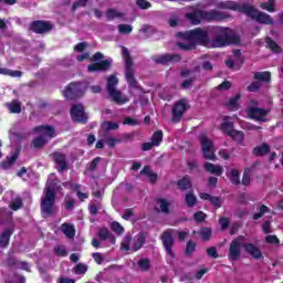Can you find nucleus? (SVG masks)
<instances>
[{
  "instance_id": "nucleus-3",
  "label": "nucleus",
  "mask_w": 283,
  "mask_h": 283,
  "mask_svg": "<svg viewBox=\"0 0 283 283\" xmlns=\"http://www.w3.org/2000/svg\"><path fill=\"white\" fill-rule=\"evenodd\" d=\"M177 39L182 41H192L196 48H211V38L209 36V30L206 28H196L189 31H179L176 33Z\"/></svg>"
},
{
  "instance_id": "nucleus-8",
  "label": "nucleus",
  "mask_w": 283,
  "mask_h": 283,
  "mask_svg": "<svg viewBox=\"0 0 283 283\" xmlns=\"http://www.w3.org/2000/svg\"><path fill=\"white\" fill-rule=\"evenodd\" d=\"M116 85H118V77H116V75H111L107 78V92L114 103H117V105H125V103H127V98L123 97V93L120 91H116Z\"/></svg>"
},
{
  "instance_id": "nucleus-47",
  "label": "nucleus",
  "mask_w": 283,
  "mask_h": 283,
  "mask_svg": "<svg viewBox=\"0 0 283 283\" xmlns=\"http://www.w3.org/2000/svg\"><path fill=\"white\" fill-rule=\"evenodd\" d=\"M150 140L155 145V147H160V145L163 143V130L155 132L153 134Z\"/></svg>"
},
{
  "instance_id": "nucleus-19",
  "label": "nucleus",
  "mask_w": 283,
  "mask_h": 283,
  "mask_svg": "<svg viewBox=\"0 0 283 283\" xmlns=\"http://www.w3.org/2000/svg\"><path fill=\"white\" fill-rule=\"evenodd\" d=\"M242 243L240 242V239H234L231 241L230 247H229V253H228V259L230 262H237V260H240L241 255V249Z\"/></svg>"
},
{
  "instance_id": "nucleus-30",
  "label": "nucleus",
  "mask_w": 283,
  "mask_h": 283,
  "mask_svg": "<svg viewBox=\"0 0 283 283\" xmlns=\"http://www.w3.org/2000/svg\"><path fill=\"white\" fill-rule=\"evenodd\" d=\"M139 174L140 176H147L151 185H155V182H157L158 180V174L153 172L150 166H144Z\"/></svg>"
},
{
  "instance_id": "nucleus-18",
  "label": "nucleus",
  "mask_w": 283,
  "mask_h": 283,
  "mask_svg": "<svg viewBox=\"0 0 283 283\" xmlns=\"http://www.w3.org/2000/svg\"><path fill=\"white\" fill-rule=\"evenodd\" d=\"M248 116L252 120H259L260 123H266V118L269 116V111L265 108H260L252 106L248 108Z\"/></svg>"
},
{
  "instance_id": "nucleus-14",
  "label": "nucleus",
  "mask_w": 283,
  "mask_h": 283,
  "mask_svg": "<svg viewBox=\"0 0 283 283\" xmlns=\"http://www.w3.org/2000/svg\"><path fill=\"white\" fill-rule=\"evenodd\" d=\"M29 30L34 34H48V32L54 30V24L45 20H35L30 23Z\"/></svg>"
},
{
  "instance_id": "nucleus-36",
  "label": "nucleus",
  "mask_w": 283,
  "mask_h": 283,
  "mask_svg": "<svg viewBox=\"0 0 283 283\" xmlns=\"http://www.w3.org/2000/svg\"><path fill=\"white\" fill-rule=\"evenodd\" d=\"M156 203L159 206V209H160L161 213H165L166 216H169V213H170L169 207H170L171 203H169V201H167V199L157 198Z\"/></svg>"
},
{
  "instance_id": "nucleus-27",
  "label": "nucleus",
  "mask_w": 283,
  "mask_h": 283,
  "mask_svg": "<svg viewBox=\"0 0 283 283\" xmlns=\"http://www.w3.org/2000/svg\"><path fill=\"white\" fill-rule=\"evenodd\" d=\"M146 240H147V232H139L138 234H136L135 242L133 243V251H140Z\"/></svg>"
},
{
  "instance_id": "nucleus-38",
  "label": "nucleus",
  "mask_w": 283,
  "mask_h": 283,
  "mask_svg": "<svg viewBox=\"0 0 283 283\" xmlns=\"http://www.w3.org/2000/svg\"><path fill=\"white\" fill-rule=\"evenodd\" d=\"M230 138L234 140L237 145H242L244 143V132L234 129Z\"/></svg>"
},
{
  "instance_id": "nucleus-61",
  "label": "nucleus",
  "mask_w": 283,
  "mask_h": 283,
  "mask_svg": "<svg viewBox=\"0 0 283 283\" xmlns=\"http://www.w3.org/2000/svg\"><path fill=\"white\" fill-rule=\"evenodd\" d=\"M193 219L198 222H205V220H207V213H205L203 211H197L193 214Z\"/></svg>"
},
{
  "instance_id": "nucleus-62",
  "label": "nucleus",
  "mask_w": 283,
  "mask_h": 283,
  "mask_svg": "<svg viewBox=\"0 0 283 283\" xmlns=\"http://www.w3.org/2000/svg\"><path fill=\"white\" fill-rule=\"evenodd\" d=\"M101 160L103 158L101 157H95L90 164H88V171H95L96 167H98Z\"/></svg>"
},
{
  "instance_id": "nucleus-24",
  "label": "nucleus",
  "mask_w": 283,
  "mask_h": 283,
  "mask_svg": "<svg viewBox=\"0 0 283 283\" xmlns=\"http://www.w3.org/2000/svg\"><path fill=\"white\" fill-rule=\"evenodd\" d=\"M243 249L248 255H251L254 260L262 258V250L253 243H244Z\"/></svg>"
},
{
  "instance_id": "nucleus-64",
  "label": "nucleus",
  "mask_w": 283,
  "mask_h": 283,
  "mask_svg": "<svg viewBox=\"0 0 283 283\" xmlns=\"http://www.w3.org/2000/svg\"><path fill=\"white\" fill-rule=\"evenodd\" d=\"M210 202L212 206H214L216 209H220L222 207V199L220 197L212 196Z\"/></svg>"
},
{
  "instance_id": "nucleus-42",
  "label": "nucleus",
  "mask_w": 283,
  "mask_h": 283,
  "mask_svg": "<svg viewBox=\"0 0 283 283\" xmlns=\"http://www.w3.org/2000/svg\"><path fill=\"white\" fill-rule=\"evenodd\" d=\"M7 107L11 114H21V103L19 101H12L11 103L7 104Z\"/></svg>"
},
{
  "instance_id": "nucleus-34",
  "label": "nucleus",
  "mask_w": 283,
  "mask_h": 283,
  "mask_svg": "<svg viewBox=\"0 0 283 283\" xmlns=\"http://www.w3.org/2000/svg\"><path fill=\"white\" fill-rule=\"evenodd\" d=\"M61 231L62 233H64V235H66V238H74V235H76V229L74 228V226L70 224V223H63L61 226Z\"/></svg>"
},
{
  "instance_id": "nucleus-35",
  "label": "nucleus",
  "mask_w": 283,
  "mask_h": 283,
  "mask_svg": "<svg viewBox=\"0 0 283 283\" xmlns=\"http://www.w3.org/2000/svg\"><path fill=\"white\" fill-rule=\"evenodd\" d=\"M220 129L226 136H230L235 130V124H233V122H223L220 125Z\"/></svg>"
},
{
  "instance_id": "nucleus-16",
  "label": "nucleus",
  "mask_w": 283,
  "mask_h": 283,
  "mask_svg": "<svg viewBox=\"0 0 283 283\" xmlns=\"http://www.w3.org/2000/svg\"><path fill=\"white\" fill-rule=\"evenodd\" d=\"M51 157L53 158L56 169L59 174H63L64 171H67L70 169V164L67 163V156L60 151H54Z\"/></svg>"
},
{
  "instance_id": "nucleus-10",
  "label": "nucleus",
  "mask_w": 283,
  "mask_h": 283,
  "mask_svg": "<svg viewBox=\"0 0 283 283\" xmlns=\"http://www.w3.org/2000/svg\"><path fill=\"white\" fill-rule=\"evenodd\" d=\"M254 81L247 87L248 92H260L263 83H271V72H255L253 75Z\"/></svg>"
},
{
  "instance_id": "nucleus-25",
  "label": "nucleus",
  "mask_w": 283,
  "mask_h": 283,
  "mask_svg": "<svg viewBox=\"0 0 283 283\" xmlns=\"http://www.w3.org/2000/svg\"><path fill=\"white\" fill-rule=\"evenodd\" d=\"M205 170L208 171V174H212V176H222L224 174V168L220 165H216L212 163L207 161L205 165Z\"/></svg>"
},
{
  "instance_id": "nucleus-50",
  "label": "nucleus",
  "mask_w": 283,
  "mask_h": 283,
  "mask_svg": "<svg viewBox=\"0 0 283 283\" xmlns=\"http://www.w3.org/2000/svg\"><path fill=\"white\" fill-rule=\"evenodd\" d=\"M111 229L117 235H123V233H125V228H123V226L120 223H118L117 221H113L111 223Z\"/></svg>"
},
{
  "instance_id": "nucleus-17",
  "label": "nucleus",
  "mask_w": 283,
  "mask_h": 283,
  "mask_svg": "<svg viewBox=\"0 0 283 283\" xmlns=\"http://www.w3.org/2000/svg\"><path fill=\"white\" fill-rule=\"evenodd\" d=\"M249 3H238L233 1H223L218 3L220 10H233L234 12H241L245 14Z\"/></svg>"
},
{
  "instance_id": "nucleus-53",
  "label": "nucleus",
  "mask_w": 283,
  "mask_h": 283,
  "mask_svg": "<svg viewBox=\"0 0 283 283\" xmlns=\"http://www.w3.org/2000/svg\"><path fill=\"white\" fill-rule=\"evenodd\" d=\"M117 30L119 34H132V30H134V27H132V24H119L117 27Z\"/></svg>"
},
{
  "instance_id": "nucleus-52",
  "label": "nucleus",
  "mask_w": 283,
  "mask_h": 283,
  "mask_svg": "<svg viewBox=\"0 0 283 283\" xmlns=\"http://www.w3.org/2000/svg\"><path fill=\"white\" fill-rule=\"evenodd\" d=\"M264 213H269V207L266 205H261L259 207V212L253 214V220H260L264 216Z\"/></svg>"
},
{
  "instance_id": "nucleus-49",
  "label": "nucleus",
  "mask_w": 283,
  "mask_h": 283,
  "mask_svg": "<svg viewBox=\"0 0 283 283\" xmlns=\"http://www.w3.org/2000/svg\"><path fill=\"white\" fill-rule=\"evenodd\" d=\"M9 207L12 211H19V209L23 207V199L21 197H17L13 201H11Z\"/></svg>"
},
{
  "instance_id": "nucleus-37",
  "label": "nucleus",
  "mask_w": 283,
  "mask_h": 283,
  "mask_svg": "<svg viewBox=\"0 0 283 283\" xmlns=\"http://www.w3.org/2000/svg\"><path fill=\"white\" fill-rule=\"evenodd\" d=\"M124 17H126L125 13L123 12H118L115 9H107L106 11V19L107 21H114V19H123Z\"/></svg>"
},
{
  "instance_id": "nucleus-51",
  "label": "nucleus",
  "mask_w": 283,
  "mask_h": 283,
  "mask_svg": "<svg viewBox=\"0 0 283 283\" xmlns=\"http://www.w3.org/2000/svg\"><path fill=\"white\" fill-rule=\"evenodd\" d=\"M75 275H85L87 273V264L77 263L74 269Z\"/></svg>"
},
{
  "instance_id": "nucleus-20",
  "label": "nucleus",
  "mask_w": 283,
  "mask_h": 283,
  "mask_svg": "<svg viewBox=\"0 0 283 283\" xmlns=\"http://www.w3.org/2000/svg\"><path fill=\"white\" fill-rule=\"evenodd\" d=\"M108 70H112V59L94 62L87 66V72H108Z\"/></svg>"
},
{
  "instance_id": "nucleus-60",
  "label": "nucleus",
  "mask_w": 283,
  "mask_h": 283,
  "mask_svg": "<svg viewBox=\"0 0 283 283\" xmlns=\"http://www.w3.org/2000/svg\"><path fill=\"white\" fill-rule=\"evenodd\" d=\"M232 84L229 81H223L221 84L217 86L218 92H227L228 90H231Z\"/></svg>"
},
{
  "instance_id": "nucleus-2",
  "label": "nucleus",
  "mask_w": 283,
  "mask_h": 283,
  "mask_svg": "<svg viewBox=\"0 0 283 283\" xmlns=\"http://www.w3.org/2000/svg\"><path fill=\"white\" fill-rule=\"evenodd\" d=\"M231 15L227 12L218 11L212 9L210 11L207 10H193L192 12L186 13V19L192 23V25H200L202 21L207 23H211L213 21H227Z\"/></svg>"
},
{
  "instance_id": "nucleus-56",
  "label": "nucleus",
  "mask_w": 283,
  "mask_h": 283,
  "mask_svg": "<svg viewBox=\"0 0 283 283\" xmlns=\"http://www.w3.org/2000/svg\"><path fill=\"white\" fill-rule=\"evenodd\" d=\"M207 255L209 258H212V260H218V258H220V254L218 253V248H216V247L208 248Z\"/></svg>"
},
{
  "instance_id": "nucleus-43",
  "label": "nucleus",
  "mask_w": 283,
  "mask_h": 283,
  "mask_svg": "<svg viewBox=\"0 0 283 283\" xmlns=\"http://www.w3.org/2000/svg\"><path fill=\"white\" fill-rule=\"evenodd\" d=\"M230 182H232L235 187H238V185H241L239 169L233 168L230 170Z\"/></svg>"
},
{
  "instance_id": "nucleus-28",
  "label": "nucleus",
  "mask_w": 283,
  "mask_h": 283,
  "mask_svg": "<svg viewBox=\"0 0 283 283\" xmlns=\"http://www.w3.org/2000/svg\"><path fill=\"white\" fill-rule=\"evenodd\" d=\"M97 238H99L102 242H105V240H111V244H116V238L112 235V232H109L107 228L99 229L97 232Z\"/></svg>"
},
{
  "instance_id": "nucleus-59",
  "label": "nucleus",
  "mask_w": 283,
  "mask_h": 283,
  "mask_svg": "<svg viewBox=\"0 0 283 283\" xmlns=\"http://www.w3.org/2000/svg\"><path fill=\"white\" fill-rule=\"evenodd\" d=\"M261 8L268 12H275V1L270 0L269 2L262 3Z\"/></svg>"
},
{
  "instance_id": "nucleus-58",
  "label": "nucleus",
  "mask_w": 283,
  "mask_h": 283,
  "mask_svg": "<svg viewBox=\"0 0 283 283\" xmlns=\"http://www.w3.org/2000/svg\"><path fill=\"white\" fill-rule=\"evenodd\" d=\"M136 6L140 10H149V8H151V2H149L147 0H136Z\"/></svg>"
},
{
  "instance_id": "nucleus-22",
  "label": "nucleus",
  "mask_w": 283,
  "mask_h": 283,
  "mask_svg": "<svg viewBox=\"0 0 283 283\" xmlns=\"http://www.w3.org/2000/svg\"><path fill=\"white\" fill-rule=\"evenodd\" d=\"M177 189L179 191H192L193 190V181H191V177L189 175H185L182 178L178 179Z\"/></svg>"
},
{
  "instance_id": "nucleus-6",
  "label": "nucleus",
  "mask_w": 283,
  "mask_h": 283,
  "mask_svg": "<svg viewBox=\"0 0 283 283\" xmlns=\"http://www.w3.org/2000/svg\"><path fill=\"white\" fill-rule=\"evenodd\" d=\"M217 35L211 40V48H226L230 45L231 42L235 41V35L231 34V29L219 27L216 30Z\"/></svg>"
},
{
  "instance_id": "nucleus-7",
  "label": "nucleus",
  "mask_w": 283,
  "mask_h": 283,
  "mask_svg": "<svg viewBox=\"0 0 283 283\" xmlns=\"http://www.w3.org/2000/svg\"><path fill=\"white\" fill-rule=\"evenodd\" d=\"M244 14L245 17H249L253 21L262 23L263 25H273L275 23V21H273V18H271L269 13L261 12L251 4H248Z\"/></svg>"
},
{
  "instance_id": "nucleus-23",
  "label": "nucleus",
  "mask_w": 283,
  "mask_h": 283,
  "mask_svg": "<svg viewBox=\"0 0 283 283\" xmlns=\"http://www.w3.org/2000/svg\"><path fill=\"white\" fill-rule=\"evenodd\" d=\"M33 134H45L48 138H56V129L51 125H40L33 127Z\"/></svg>"
},
{
  "instance_id": "nucleus-46",
  "label": "nucleus",
  "mask_w": 283,
  "mask_h": 283,
  "mask_svg": "<svg viewBox=\"0 0 283 283\" xmlns=\"http://www.w3.org/2000/svg\"><path fill=\"white\" fill-rule=\"evenodd\" d=\"M199 238L203 242H209V240H211V228H201L199 231Z\"/></svg>"
},
{
  "instance_id": "nucleus-40",
  "label": "nucleus",
  "mask_w": 283,
  "mask_h": 283,
  "mask_svg": "<svg viewBox=\"0 0 283 283\" xmlns=\"http://www.w3.org/2000/svg\"><path fill=\"white\" fill-rule=\"evenodd\" d=\"M185 202L190 209L193 208L195 205H198V198H196V195H193V190L186 193Z\"/></svg>"
},
{
  "instance_id": "nucleus-4",
  "label": "nucleus",
  "mask_w": 283,
  "mask_h": 283,
  "mask_svg": "<svg viewBox=\"0 0 283 283\" xmlns=\"http://www.w3.org/2000/svg\"><path fill=\"white\" fill-rule=\"evenodd\" d=\"M122 56L125 60V80L128 83V87L138 90V80L134 76V60H132L129 50L125 46H122Z\"/></svg>"
},
{
  "instance_id": "nucleus-15",
  "label": "nucleus",
  "mask_w": 283,
  "mask_h": 283,
  "mask_svg": "<svg viewBox=\"0 0 283 283\" xmlns=\"http://www.w3.org/2000/svg\"><path fill=\"white\" fill-rule=\"evenodd\" d=\"M153 61H155L157 65H169V63H180V61H182V56L178 53H166L161 55H155Z\"/></svg>"
},
{
  "instance_id": "nucleus-54",
  "label": "nucleus",
  "mask_w": 283,
  "mask_h": 283,
  "mask_svg": "<svg viewBox=\"0 0 283 283\" xmlns=\"http://www.w3.org/2000/svg\"><path fill=\"white\" fill-rule=\"evenodd\" d=\"M196 242H193L192 240H189L187 245H186V251L185 254L186 255H193L195 251H196Z\"/></svg>"
},
{
  "instance_id": "nucleus-13",
  "label": "nucleus",
  "mask_w": 283,
  "mask_h": 283,
  "mask_svg": "<svg viewBox=\"0 0 283 283\" xmlns=\"http://www.w3.org/2000/svg\"><path fill=\"white\" fill-rule=\"evenodd\" d=\"M199 140L201 144L203 158L206 160H212L214 163V160H217V157H216V148L213 145V140L209 139L207 135H201L199 137Z\"/></svg>"
},
{
  "instance_id": "nucleus-21",
  "label": "nucleus",
  "mask_w": 283,
  "mask_h": 283,
  "mask_svg": "<svg viewBox=\"0 0 283 283\" xmlns=\"http://www.w3.org/2000/svg\"><path fill=\"white\" fill-rule=\"evenodd\" d=\"M108 70H112V59L94 62L87 66V72H108Z\"/></svg>"
},
{
  "instance_id": "nucleus-12",
  "label": "nucleus",
  "mask_w": 283,
  "mask_h": 283,
  "mask_svg": "<svg viewBox=\"0 0 283 283\" xmlns=\"http://www.w3.org/2000/svg\"><path fill=\"white\" fill-rule=\"evenodd\" d=\"M187 109H191V105L187 103V99L181 98L175 102L171 109V114H172L171 120L174 123H180V120H182V116L187 114Z\"/></svg>"
},
{
  "instance_id": "nucleus-33",
  "label": "nucleus",
  "mask_w": 283,
  "mask_h": 283,
  "mask_svg": "<svg viewBox=\"0 0 283 283\" xmlns=\"http://www.w3.org/2000/svg\"><path fill=\"white\" fill-rule=\"evenodd\" d=\"M48 138L43 136H38L32 139L31 145L33 149H43L48 145Z\"/></svg>"
},
{
  "instance_id": "nucleus-55",
  "label": "nucleus",
  "mask_w": 283,
  "mask_h": 283,
  "mask_svg": "<svg viewBox=\"0 0 283 283\" xmlns=\"http://www.w3.org/2000/svg\"><path fill=\"white\" fill-rule=\"evenodd\" d=\"M241 95L237 94L234 95L232 98L229 99V102L227 103V107H231L232 109H235V107H238V102L240 101Z\"/></svg>"
},
{
  "instance_id": "nucleus-5",
  "label": "nucleus",
  "mask_w": 283,
  "mask_h": 283,
  "mask_svg": "<svg viewBox=\"0 0 283 283\" xmlns=\"http://www.w3.org/2000/svg\"><path fill=\"white\" fill-rule=\"evenodd\" d=\"M87 83L85 82H71L63 91V96L67 101H77L83 98V95L87 92Z\"/></svg>"
},
{
  "instance_id": "nucleus-41",
  "label": "nucleus",
  "mask_w": 283,
  "mask_h": 283,
  "mask_svg": "<svg viewBox=\"0 0 283 283\" xmlns=\"http://www.w3.org/2000/svg\"><path fill=\"white\" fill-rule=\"evenodd\" d=\"M0 74H2L3 76H12V78H17V77L19 78L23 76V72L21 71H12L3 67H0Z\"/></svg>"
},
{
  "instance_id": "nucleus-11",
  "label": "nucleus",
  "mask_w": 283,
  "mask_h": 283,
  "mask_svg": "<svg viewBox=\"0 0 283 283\" xmlns=\"http://www.w3.org/2000/svg\"><path fill=\"white\" fill-rule=\"evenodd\" d=\"M160 240L167 255L174 260V258H176V253H174V244L176 242L174 229L165 230L160 235Z\"/></svg>"
},
{
  "instance_id": "nucleus-39",
  "label": "nucleus",
  "mask_w": 283,
  "mask_h": 283,
  "mask_svg": "<svg viewBox=\"0 0 283 283\" xmlns=\"http://www.w3.org/2000/svg\"><path fill=\"white\" fill-rule=\"evenodd\" d=\"M19 158V155L15 153L13 154L11 157H7V160L1 161V167L2 169H10V167H12V165H14L17 163Z\"/></svg>"
},
{
  "instance_id": "nucleus-57",
  "label": "nucleus",
  "mask_w": 283,
  "mask_h": 283,
  "mask_svg": "<svg viewBox=\"0 0 283 283\" xmlns=\"http://www.w3.org/2000/svg\"><path fill=\"white\" fill-rule=\"evenodd\" d=\"M88 2H90V0L75 1L72 6V12H76V10H78V8H85V6H87Z\"/></svg>"
},
{
  "instance_id": "nucleus-45",
  "label": "nucleus",
  "mask_w": 283,
  "mask_h": 283,
  "mask_svg": "<svg viewBox=\"0 0 283 283\" xmlns=\"http://www.w3.org/2000/svg\"><path fill=\"white\" fill-rule=\"evenodd\" d=\"M137 266L140 271L147 272L151 269V261L149 259H140L137 261Z\"/></svg>"
},
{
  "instance_id": "nucleus-44",
  "label": "nucleus",
  "mask_w": 283,
  "mask_h": 283,
  "mask_svg": "<svg viewBox=\"0 0 283 283\" xmlns=\"http://www.w3.org/2000/svg\"><path fill=\"white\" fill-rule=\"evenodd\" d=\"M189 43H184V42H177V48L179 50H182L184 52H192V50H196V46L192 41H188Z\"/></svg>"
},
{
  "instance_id": "nucleus-26",
  "label": "nucleus",
  "mask_w": 283,
  "mask_h": 283,
  "mask_svg": "<svg viewBox=\"0 0 283 283\" xmlns=\"http://www.w3.org/2000/svg\"><path fill=\"white\" fill-rule=\"evenodd\" d=\"M14 233V228H6L4 231L0 235V247L2 249L8 248L10 244V238H12V234Z\"/></svg>"
},
{
  "instance_id": "nucleus-48",
  "label": "nucleus",
  "mask_w": 283,
  "mask_h": 283,
  "mask_svg": "<svg viewBox=\"0 0 283 283\" xmlns=\"http://www.w3.org/2000/svg\"><path fill=\"white\" fill-rule=\"evenodd\" d=\"M102 127H104V129H106V132H116V129H118L119 125L116 122L105 120V122H103Z\"/></svg>"
},
{
  "instance_id": "nucleus-9",
  "label": "nucleus",
  "mask_w": 283,
  "mask_h": 283,
  "mask_svg": "<svg viewBox=\"0 0 283 283\" xmlns=\"http://www.w3.org/2000/svg\"><path fill=\"white\" fill-rule=\"evenodd\" d=\"M70 114L73 123L87 125V122L90 120V116L85 113V106L82 103L73 104L71 106Z\"/></svg>"
},
{
  "instance_id": "nucleus-1",
  "label": "nucleus",
  "mask_w": 283,
  "mask_h": 283,
  "mask_svg": "<svg viewBox=\"0 0 283 283\" xmlns=\"http://www.w3.org/2000/svg\"><path fill=\"white\" fill-rule=\"evenodd\" d=\"M61 189L59 180L49 179L45 185L44 196L41 198L42 216H52L54 213V205H56V192Z\"/></svg>"
},
{
  "instance_id": "nucleus-31",
  "label": "nucleus",
  "mask_w": 283,
  "mask_h": 283,
  "mask_svg": "<svg viewBox=\"0 0 283 283\" xmlns=\"http://www.w3.org/2000/svg\"><path fill=\"white\" fill-rule=\"evenodd\" d=\"M265 43L269 50H271L272 52H275V54H282V46L277 42H275V40H273L270 36H266Z\"/></svg>"
},
{
  "instance_id": "nucleus-29",
  "label": "nucleus",
  "mask_w": 283,
  "mask_h": 283,
  "mask_svg": "<svg viewBox=\"0 0 283 283\" xmlns=\"http://www.w3.org/2000/svg\"><path fill=\"white\" fill-rule=\"evenodd\" d=\"M258 165H260V161H255L251 167L244 169L241 180L243 187H249V185H251V171H253L254 167H258Z\"/></svg>"
},
{
  "instance_id": "nucleus-32",
  "label": "nucleus",
  "mask_w": 283,
  "mask_h": 283,
  "mask_svg": "<svg viewBox=\"0 0 283 283\" xmlns=\"http://www.w3.org/2000/svg\"><path fill=\"white\" fill-rule=\"evenodd\" d=\"M271 153V146L269 144H262L253 148V156H266V154Z\"/></svg>"
},
{
  "instance_id": "nucleus-63",
  "label": "nucleus",
  "mask_w": 283,
  "mask_h": 283,
  "mask_svg": "<svg viewBox=\"0 0 283 283\" xmlns=\"http://www.w3.org/2000/svg\"><path fill=\"white\" fill-rule=\"evenodd\" d=\"M92 258L96 264H103V262H105V256L101 252H94Z\"/></svg>"
}]
</instances>
